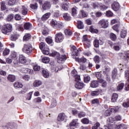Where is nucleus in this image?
<instances>
[{
    "mask_svg": "<svg viewBox=\"0 0 129 129\" xmlns=\"http://www.w3.org/2000/svg\"><path fill=\"white\" fill-rule=\"evenodd\" d=\"M128 71H125V77L127 78V81L129 82V68H128Z\"/></svg>",
    "mask_w": 129,
    "mask_h": 129,
    "instance_id": "obj_60",
    "label": "nucleus"
},
{
    "mask_svg": "<svg viewBox=\"0 0 129 129\" xmlns=\"http://www.w3.org/2000/svg\"><path fill=\"white\" fill-rule=\"evenodd\" d=\"M14 86L15 88H22V87H23V85L22 83L17 82L14 83Z\"/></svg>",
    "mask_w": 129,
    "mask_h": 129,
    "instance_id": "obj_33",
    "label": "nucleus"
},
{
    "mask_svg": "<svg viewBox=\"0 0 129 129\" xmlns=\"http://www.w3.org/2000/svg\"><path fill=\"white\" fill-rule=\"evenodd\" d=\"M50 15H51L50 13H46L41 17L42 21H46V20H48V19H49V17H50Z\"/></svg>",
    "mask_w": 129,
    "mask_h": 129,
    "instance_id": "obj_20",
    "label": "nucleus"
},
{
    "mask_svg": "<svg viewBox=\"0 0 129 129\" xmlns=\"http://www.w3.org/2000/svg\"><path fill=\"white\" fill-rule=\"evenodd\" d=\"M50 25L51 26V27H53V28H56L57 27V25H59L57 24V21L55 20H51L50 22Z\"/></svg>",
    "mask_w": 129,
    "mask_h": 129,
    "instance_id": "obj_27",
    "label": "nucleus"
},
{
    "mask_svg": "<svg viewBox=\"0 0 129 129\" xmlns=\"http://www.w3.org/2000/svg\"><path fill=\"white\" fill-rule=\"evenodd\" d=\"M56 105H57V101H56V100H53L50 105V107L53 108V107H55Z\"/></svg>",
    "mask_w": 129,
    "mask_h": 129,
    "instance_id": "obj_56",
    "label": "nucleus"
},
{
    "mask_svg": "<svg viewBox=\"0 0 129 129\" xmlns=\"http://www.w3.org/2000/svg\"><path fill=\"white\" fill-rule=\"evenodd\" d=\"M64 33L67 36H71L72 35V32H71V30L68 29H66L64 30Z\"/></svg>",
    "mask_w": 129,
    "mask_h": 129,
    "instance_id": "obj_52",
    "label": "nucleus"
},
{
    "mask_svg": "<svg viewBox=\"0 0 129 129\" xmlns=\"http://www.w3.org/2000/svg\"><path fill=\"white\" fill-rule=\"evenodd\" d=\"M39 48L41 50H44L45 49V43L44 42L40 43Z\"/></svg>",
    "mask_w": 129,
    "mask_h": 129,
    "instance_id": "obj_63",
    "label": "nucleus"
},
{
    "mask_svg": "<svg viewBox=\"0 0 129 129\" xmlns=\"http://www.w3.org/2000/svg\"><path fill=\"white\" fill-rule=\"evenodd\" d=\"M72 15L73 17H75L76 15H77V9L76 8H73L72 9Z\"/></svg>",
    "mask_w": 129,
    "mask_h": 129,
    "instance_id": "obj_48",
    "label": "nucleus"
},
{
    "mask_svg": "<svg viewBox=\"0 0 129 129\" xmlns=\"http://www.w3.org/2000/svg\"><path fill=\"white\" fill-rule=\"evenodd\" d=\"M99 93H100V91L99 90H97L96 91H92L91 92V95L92 96H97L99 95Z\"/></svg>",
    "mask_w": 129,
    "mask_h": 129,
    "instance_id": "obj_36",
    "label": "nucleus"
},
{
    "mask_svg": "<svg viewBox=\"0 0 129 129\" xmlns=\"http://www.w3.org/2000/svg\"><path fill=\"white\" fill-rule=\"evenodd\" d=\"M1 10L2 11H5L7 9V7L6 6V3L4 2H2L1 3Z\"/></svg>",
    "mask_w": 129,
    "mask_h": 129,
    "instance_id": "obj_47",
    "label": "nucleus"
},
{
    "mask_svg": "<svg viewBox=\"0 0 129 129\" xmlns=\"http://www.w3.org/2000/svg\"><path fill=\"white\" fill-rule=\"evenodd\" d=\"M95 75L98 79H100V78H101V74L100 72H95Z\"/></svg>",
    "mask_w": 129,
    "mask_h": 129,
    "instance_id": "obj_62",
    "label": "nucleus"
},
{
    "mask_svg": "<svg viewBox=\"0 0 129 129\" xmlns=\"http://www.w3.org/2000/svg\"><path fill=\"white\" fill-rule=\"evenodd\" d=\"M117 75V70L116 69H114L112 70V79H116Z\"/></svg>",
    "mask_w": 129,
    "mask_h": 129,
    "instance_id": "obj_25",
    "label": "nucleus"
},
{
    "mask_svg": "<svg viewBox=\"0 0 129 129\" xmlns=\"http://www.w3.org/2000/svg\"><path fill=\"white\" fill-rule=\"evenodd\" d=\"M7 79L11 82H14L16 80V76L13 75H9L7 77Z\"/></svg>",
    "mask_w": 129,
    "mask_h": 129,
    "instance_id": "obj_18",
    "label": "nucleus"
},
{
    "mask_svg": "<svg viewBox=\"0 0 129 129\" xmlns=\"http://www.w3.org/2000/svg\"><path fill=\"white\" fill-rule=\"evenodd\" d=\"M13 19H14V14H10L7 17V21L11 22Z\"/></svg>",
    "mask_w": 129,
    "mask_h": 129,
    "instance_id": "obj_58",
    "label": "nucleus"
},
{
    "mask_svg": "<svg viewBox=\"0 0 129 129\" xmlns=\"http://www.w3.org/2000/svg\"><path fill=\"white\" fill-rule=\"evenodd\" d=\"M110 39L112 40V41H116V35L114 34L113 33H110L109 34Z\"/></svg>",
    "mask_w": 129,
    "mask_h": 129,
    "instance_id": "obj_30",
    "label": "nucleus"
},
{
    "mask_svg": "<svg viewBox=\"0 0 129 129\" xmlns=\"http://www.w3.org/2000/svg\"><path fill=\"white\" fill-rule=\"evenodd\" d=\"M92 6L94 9L99 8V4L97 2L92 3Z\"/></svg>",
    "mask_w": 129,
    "mask_h": 129,
    "instance_id": "obj_50",
    "label": "nucleus"
},
{
    "mask_svg": "<svg viewBox=\"0 0 129 129\" xmlns=\"http://www.w3.org/2000/svg\"><path fill=\"white\" fill-rule=\"evenodd\" d=\"M11 56V58L14 59V60H17V59H18V53L15 51H12Z\"/></svg>",
    "mask_w": 129,
    "mask_h": 129,
    "instance_id": "obj_32",
    "label": "nucleus"
},
{
    "mask_svg": "<svg viewBox=\"0 0 129 129\" xmlns=\"http://www.w3.org/2000/svg\"><path fill=\"white\" fill-rule=\"evenodd\" d=\"M21 71L22 72H23V73H27L30 75H33L34 74V71L28 68H23L22 69Z\"/></svg>",
    "mask_w": 129,
    "mask_h": 129,
    "instance_id": "obj_10",
    "label": "nucleus"
},
{
    "mask_svg": "<svg viewBox=\"0 0 129 129\" xmlns=\"http://www.w3.org/2000/svg\"><path fill=\"white\" fill-rule=\"evenodd\" d=\"M119 109V107L118 106L109 108V110L110 111V112H113L114 113H115V112H117Z\"/></svg>",
    "mask_w": 129,
    "mask_h": 129,
    "instance_id": "obj_14",
    "label": "nucleus"
},
{
    "mask_svg": "<svg viewBox=\"0 0 129 129\" xmlns=\"http://www.w3.org/2000/svg\"><path fill=\"white\" fill-rule=\"evenodd\" d=\"M67 118V116L64 113H60L57 117L58 121H64Z\"/></svg>",
    "mask_w": 129,
    "mask_h": 129,
    "instance_id": "obj_8",
    "label": "nucleus"
},
{
    "mask_svg": "<svg viewBox=\"0 0 129 129\" xmlns=\"http://www.w3.org/2000/svg\"><path fill=\"white\" fill-rule=\"evenodd\" d=\"M81 122L82 123H84V124H88V123H89V119L87 118H84L81 120Z\"/></svg>",
    "mask_w": 129,
    "mask_h": 129,
    "instance_id": "obj_46",
    "label": "nucleus"
},
{
    "mask_svg": "<svg viewBox=\"0 0 129 129\" xmlns=\"http://www.w3.org/2000/svg\"><path fill=\"white\" fill-rule=\"evenodd\" d=\"M90 43V40L85 41L84 42V47L86 48V49L87 48H90V47L91 46Z\"/></svg>",
    "mask_w": 129,
    "mask_h": 129,
    "instance_id": "obj_34",
    "label": "nucleus"
},
{
    "mask_svg": "<svg viewBox=\"0 0 129 129\" xmlns=\"http://www.w3.org/2000/svg\"><path fill=\"white\" fill-rule=\"evenodd\" d=\"M118 98V95L116 93H113L112 96L111 102H115L116 100H117V98Z\"/></svg>",
    "mask_w": 129,
    "mask_h": 129,
    "instance_id": "obj_22",
    "label": "nucleus"
},
{
    "mask_svg": "<svg viewBox=\"0 0 129 129\" xmlns=\"http://www.w3.org/2000/svg\"><path fill=\"white\" fill-rule=\"evenodd\" d=\"M99 82L101 84V86L102 87H103V88H105L107 86V83L105 80L100 79Z\"/></svg>",
    "mask_w": 129,
    "mask_h": 129,
    "instance_id": "obj_26",
    "label": "nucleus"
},
{
    "mask_svg": "<svg viewBox=\"0 0 129 129\" xmlns=\"http://www.w3.org/2000/svg\"><path fill=\"white\" fill-rule=\"evenodd\" d=\"M42 75L44 78H49L50 75L49 74V72L47 70H42Z\"/></svg>",
    "mask_w": 129,
    "mask_h": 129,
    "instance_id": "obj_19",
    "label": "nucleus"
},
{
    "mask_svg": "<svg viewBox=\"0 0 129 129\" xmlns=\"http://www.w3.org/2000/svg\"><path fill=\"white\" fill-rule=\"evenodd\" d=\"M24 27L25 30H30L32 28V24L29 22L26 23L24 24Z\"/></svg>",
    "mask_w": 129,
    "mask_h": 129,
    "instance_id": "obj_29",
    "label": "nucleus"
},
{
    "mask_svg": "<svg viewBox=\"0 0 129 129\" xmlns=\"http://www.w3.org/2000/svg\"><path fill=\"white\" fill-rule=\"evenodd\" d=\"M51 8V4L50 2H46L44 4L42 5V9L43 10H49Z\"/></svg>",
    "mask_w": 129,
    "mask_h": 129,
    "instance_id": "obj_13",
    "label": "nucleus"
},
{
    "mask_svg": "<svg viewBox=\"0 0 129 129\" xmlns=\"http://www.w3.org/2000/svg\"><path fill=\"white\" fill-rule=\"evenodd\" d=\"M13 31V25L7 24L4 25L2 29V32L3 34H8Z\"/></svg>",
    "mask_w": 129,
    "mask_h": 129,
    "instance_id": "obj_2",
    "label": "nucleus"
},
{
    "mask_svg": "<svg viewBox=\"0 0 129 129\" xmlns=\"http://www.w3.org/2000/svg\"><path fill=\"white\" fill-rule=\"evenodd\" d=\"M113 121H115V120L114 119V118H113L112 117H109L107 119V123L108 124V126H109V125H110L111 123H112Z\"/></svg>",
    "mask_w": 129,
    "mask_h": 129,
    "instance_id": "obj_31",
    "label": "nucleus"
},
{
    "mask_svg": "<svg viewBox=\"0 0 129 129\" xmlns=\"http://www.w3.org/2000/svg\"><path fill=\"white\" fill-rule=\"evenodd\" d=\"M124 86V84L123 83H119L117 87V90L118 91H120L122 89V88H123Z\"/></svg>",
    "mask_w": 129,
    "mask_h": 129,
    "instance_id": "obj_35",
    "label": "nucleus"
},
{
    "mask_svg": "<svg viewBox=\"0 0 129 129\" xmlns=\"http://www.w3.org/2000/svg\"><path fill=\"white\" fill-rule=\"evenodd\" d=\"M50 56H52V57H56V58L57 59L58 63H62V62H64V61H66V60L67 59V56H66V55L63 54L60 56V54L59 52H57L56 51L52 52L50 54Z\"/></svg>",
    "mask_w": 129,
    "mask_h": 129,
    "instance_id": "obj_1",
    "label": "nucleus"
},
{
    "mask_svg": "<svg viewBox=\"0 0 129 129\" xmlns=\"http://www.w3.org/2000/svg\"><path fill=\"white\" fill-rule=\"evenodd\" d=\"M30 7L32 10H37L38 9V4L35 3V4H30Z\"/></svg>",
    "mask_w": 129,
    "mask_h": 129,
    "instance_id": "obj_42",
    "label": "nucleus"
},
{
    "mask_svg": "<svg viewBox=\"0 0 129 129\" xmlns=\"http://www.w3.org/2000/svg\"><path fill=\"white\" fill-rule=\"evenodd\" d=\"M19 62L21 63V64H25L27 62V59H26V57L24 56L23 54L19 55Z\"/></svg>",
    "mask_w": 129,
    "mask_h": 129,
    "instance_id": "obj_12",
    "label": "nucleus"
},
{
    "mask_svg": "<svg viewBox=\"0 0 129 129\" xmlns=\"http://www.w3.org/2000/svg\"><path fill=\"white\" fill-rule=\"evenodd\" d=\"M98 24L104 29H106L108 27V21L105 19H101Z\"/></svg>",
    "mask_w": 129,
    "mask_h": 129,
    "instance_id": "obj_5",
    "label": "nucleus"
},
{
    "mask_svg": "<svg viewBox=\"0 0 129 129\" xmlns=\"http://www.w3.org/2000/svg\"><path fill=\"white\" fill-rule=\"evenodd\" d=\"M106 16L107 17H112V16H113V13L111 11L109 10L106 11Z\"/></svg>",
    "mask_w": 129,
    "mask_h": 129,
    "instance_id": "obj_57",
    "label": "nucleus"
},
{
    "mask_svg": "<svg viewBox=\"0 0 129 129\" xmlns=\"http://www.w3.org/2000/svg\"><path fill=\"white\" fill-rule=\"evenodd\" d=\"M49 51H50V49H49L48 48L47 49L44 48L43 50H42V52H43V54H44V55H49L50 53Z\"/></svg>",
    "mask_w": 129,
    "mask_h": 129,
    "instance_id": "obj_53",
    "label": "nucleus"
},
{
    "mask_svg": "<svg viewBox=\"0 0 129 129\" xmlns=\"http://www.w3.org/2000/svg\"><path fill=\"white\" fill-rule=\"evenodd\" d=\"M125 36H126V31L122 30L120 33L121 38H125Z\"/></svg>",
    "mask_w": 129,
    "mask_h": 129,
    "instance_id": "obj_51",
    "label": "nucleus"
},
{
    "mask_svg": "<svg viewBox=\"0 0 129 129\" xmlns=\"http://www.w3.org/2000/svg\"><path fill=\"white\" fill-rule=\"evenodd\" d=\"M76 81H77V82L75 85V87L77 88V89H82V88L84 87V83L80 82V80H78Z\"/></svg>",
    "mask_w": 129,
    "mask_h": 129,
    "instance_id": "obj_7",
    "label": "nucleus"
},
{
    "mask_svg": "<svg viewBox=\"0 0 129 129\" xmlns=\"http://www.w3.org/2000/svg\"><path fill=\"white\" fill-rule=\"evenodd\" d=\"M80 15H82V17L83 18H86V17H87V16L88 15L87 14V13L86 12L84 11V10H82L80 11Z\"/></svg>",
    "mask_w": 129,
    "mask_h": 129,
    "instance_id": "obj_39",
    "label": "nucleus"
},
{
    "mask_svg": "<svg viewBox=\"0 0 129 129\" xmlns=\"http://www.w3.org/2000/svg\"><path fill=\"white\" fill-rule=\"evenodd\" d=\"M75 60L76 61H77V62H79V63H85L87 61V59L84 57H82L81 58L76 57L75 58Z\"/></svg>",
    "mask_w": 129,
    "mask_h": 129,
    "instance_id": "obj_17",
    "label": "nucleus"
},
{
    "mask_svg": "<svg viewBox=\"0 0 129 129\" xmlns=\"http://www.w3.org/2000/svg\"><path fill=\"white\" fill-rule=\"evenodd\" d=\"M98 81H92L91 82L90 86L92 88H96V87H98Z\"/></svg>",
    "mask_w": 129,
    "mask_h": 129,
    "instance_id": "obj_16",
    "label": "nucleus"
},
{
    "mask_svg": "<svg viewBox=\"0 0 129 129\" xmlns=\"http://www.w3.org/2000/svg\"><path fill=\"white\" fill-rule=\"evenodd\" d=\"M62 18L64 21H69L71 20V17L68 13H64L62 15Z\"/></svg>",
    "mask_w": 129,
    "mask_h": 129,
    "instance_id": "obj_15",
    "label": "nucleus"
},
{
    "mask_svg": "<svg viewBox=\"0 0 129 129\" xmlns=\"http://www.w3.org/2000/svg\"><path fill=\"white\" fill-rule=\"evenodd\" d=\"M30 38L31 34L29 33H26L23 37V40L24 41H28V40H30Z\"/></svg>",
    "mask_w": 129,
    "mask_h": 129,
    "instance_id": "obj_41",
    "label": "nucleus"
},
{
    "mask_svg": "<svg viewBox=\"0 0 129 129\" xmlns=\"http://www.w3.org/2000/svg\"><path fill=\"white\" fill-rule=\"evenodd\" d=\"M89 31H91V33H98V30L97 29H94L92 26L90 27Z\"/></svg>",
    "mask_w": 129,
    "mask_h": 129,
    "instance_id": "obj_59",
    "label": "nucleus"
},
{
    "mask_svg": "<svg viewBox=\"0 0 129 129\" xmlns=\"http://www.w3.org/2000/svg\"><path fill=\"white\" fill-rule=\"evenodd\" d=\"M94 45L96 48H98L99 47V40L95 39L94 41Z\"/></svg>",
    "mask_w": 129,
    "mask_h": 129,
    "instance_id": "obj_54",
    "label": "nucleus"
},
{
    "mask_svg": "<svg viewBox=\"0 0 129 129\" xmlns=\"http://www.w3.org/2000/svg\"><path fill=\"white\" fill-rule=\"evenodd\" d=\"M16 28L18 29V31H23V25H20V24H17L16 25Z\"/></svg>",
    "mask_w": 129,
    "mask_h": 129,
    "instance_id": "obj_61",
    "label": "nucleus"
},
{
    "mask_svg": "<svg viewBox=\"0 0 129 129\" xmlns=\"http://www.w3.org/2000/svg\"><path fill=\"white\" fill-rule=\"evenodd\" d=\"M72 75L75 78L76 81H77V80H80V76H78L77 75V71H76V70H73L72 71Z\"/></svg>",
    "mask_w": 129,
    "mask_h": 129,
    "instance_id": "obj_11",
    "label": "nucleus"
},
{
    "mask_svg": "<svg viewBox=\"0 0 129 129\" xmlns=\"http://www.w3.org/2000/svg\"><path fill=\"white\" fill-rule=\"evenodd\" d=\"M46 42L47 44H51V46L53 45V39L51 37H47L45 39Z\"/></svg>",
    "mask_w": 129,
    "mask_h": 129,
    "instance_id": "obj_38",
    "label": "nucleus"
},
{
    "mask_svg": "<svg viewBox=\"0 0 129 129\" xmlns=\"http://www.w3.org/2000/svg\"><path fill=\"white\" fill-rule=\"evenodd\" d=\"M71 50L72 51L73 55L74 56H78L79 52L81 51V49L80 48L77 49V48H76V46L74 45H72Z\"/></svg>",
    "mask_w": 129,
    "mask_h": 129,
    "instance_id": "obj_6",
    "label": "nucleus"
},
{
    "mask_svg": "<svg viewBox=\"0 0 129 129\" xmlns=\"http://www.w3.org/2000/svg\"><path fill=\"white\" fill-rule=\"evenodd\" d=\"M125 56L124 57H126V59L127 61H128L129 59V51H125L124 52Z\"/></svg>",
    "mask_w": 129,
    "mask_h": 129,
    "instance_id": "obj_64",
    "label": "nucleus"
},
{
    "mask_svg": "<svg viewBox=\"0 0 129 129\" xmlns=\"http://www.w3.org/2000/svg\"><path fill=\"white\" fill-rule=\"evenodd\" d=\"M40 85H42V81L40 80H35L33 83L34 87H39Z\"/></svg>",
    "mask_w": 129,
    "mask_h": 129,
    "instance_id": "obj_23",
    "label": "nucleus"
},
{
    "mask_svg": "<svg viewBox=\"0 0 129 129\" xmlns=\"http://www.w3.org/2000/svg\"><path fill=\"white\" fill-rule=\"evenodd\" d=\"M77 124V120L74 119L70 123V126L71 127H72V126H76Z\"/></svg>",
    "mask_w": 129,
    "mask_h": 129,
    "instance_id": "obj_44",
    "label": "nucleus"
},
{
    "mask_svg": "<svg viewBox=\"0 0 129 129\" xmlns=\"http://www.w3.org/2000/svg\"><path fill=\"white\" fill-rule=\"evenodd\" d=\"M23 52L26 54H30L33 52V48H32V45L31 44H25L23 48L22 49Z\"/></svg>",
    "mask_w": 129,
    "mask_h": 129,
    "instance_id": "obj_3",
    "label": "nucleus"
},
{
    "mask_svg": "<svg viewBox=\"0 0 129 129\" xmlns=\"http://www.w3.org/2000/svg\"><path fill=\"white\" fill-rule=\"evenodd\" d=\"M111 8L115 12H117L120 8V5L118 2H114L111 5Z\"/></svg>",
    "mask_w": 129,
    "mask_h": 129,
    "instance_id": "obj_9",
    "label": "nucleus"
},
{
    "mask_svg": "<svg viewBox=\"0 0 129 129\" xmlns=\"http://www.w3.org/2000/svg\"><path fill=\"white\" fill-rule=\"evenodd\" d=\"M9 54H10V49L8 48H5V49L3 51L4 56H7V55H9Z\"/></svg>",
    "mask_w": 129,
    "mask_h": 129,
    "instance_id": "obj_49",
    "label": "nucleus"
},
{
    "mask_svg": "<svg viewBox=\"0 0 129 129\" xmlns=\"http://www.w3.org/2000/svg\"><path fill=\"white\" fill-rule=\"evenodd\" d=\"M64 40V35L62 33L59 32L55 34V41L56 43H60Z\"/></svg>",
    "mask_w": 129,
    "mask_h": 129,
    "instance_id": "obj_4",
    "label": "nucleus"
},
{
    "mask_svg": "<svg viewBox=\"0 0 129 129\" xmlns=\"http://www.w3.org/2000/svg\"><path fill=\"white\" fill-rule=\"evenodd\" d=\"M17 0H9L8 2L9 6H14V5H16V2Z\"/></svg>",
    "mask_w": 129,
    "mask_h": 129,
    "instance_id": "obj_55",
    "label": "nucleus"
},
{
    "mask_svg": "<svg viewBox=\"0 0 129 129\" xmlns=\"http://www.w3.org/2000/svg\"><path fill=\"white\" fill-rule=\"evenodd\" d=\"M99 8H100V10H101V11H105L106 10H107L108 7L102 4V3H99Z\"/></svg>",
    "mask_w": 129,
    "mask_h": 129,
    "instance_id": "obj_28",
    "label": "nucleus"
},
{
    "mask_svg": "<svg viewBox=\"0 0 129 129\" xmlns=\"http://www.w3.org/2000/svg\"><path fill=\"white\" fill-rule=\"evenodd\" d=\"M42 62L47 64L50 62V58L48 57H44L42 58Z\"/></svg>",
    "mask_w": 129,
    "mask_h": 129,
    "instance_id": "obj_45",
    "label": "nucleus"
},
{
    "mask_svg": "<svg viewBox=\"0 0 129 129\" xmlns=\"http://www.w3.org/2000/svg\"><path fill=\"white\" fill-rule=\"evenodd\" d=\"M28 9H27L25 6H22V8L21 9V12H22V15H23V16H26V15H27L28 14Z\"/></svg>",
    "mask_w": 129,
    "mask_h": 129,
    "instance_id": "obj_24",
    "label": "nucleus"
},
{
    "mask_svg": "<svg viewBox=\"0 0 129 129\" xmlns=\"http://www.w3.org/2000/svg\"><path fill=\"white\" fill-rule=\"evenodd\" d=\"M61 8L64 11H68V4L67 3H62L61 5Z\"/></svg>",
    "mask_w": 129,
    "mask_h": 129,
    "instance_id": "obj_37",
    "label": "nucleus"
},
{
    "mask_svg": "<svg viewBox=\"0 0 129 129\" xmlns=\"http://www.w3.org/2000/svg\"><path fill=\"white\" fill-rule=\"evenodd\" d=\"M77 28L80 29H84V25L83 24V22L81 21H78L77 22Z\"/></svg>",
    "mask_w": 129,
    "mask_h": 129,
    "instance_id": "obj_21",
    "label": "nucleus"
},
{
    "mask_svg": "<svg viewBox=\"0 0 129 129\" xmlns=\"http://www.w3.org/2000/svg\"><path fill=\"white\" fill-rule=\"evenodd\" d=\"M84 82L85 83H88L89 81H90V77L88 75H85L84 76Z\"/></svg>",
    "mask_w": 129,
    "mask_h": 129,
    "instance_id": "obj_40",
    "label": "nucleus"
},
{
    "mask_svg": "<svg viewBox=\"0 0 129 129\" xmlns=\"http://www.w3.org/2000/svg\"><path fill=\"white\" fill-rule=\"evenodd\" d=\"M122 106L124 107H126V108L129 107V100H128V99H127L126 100H125L124 101V102L122 104Z\"/></svg>",
    "mask_w": 129,
    "mask_h": 129,
    "instance_id": "obj_43",
    "label": "nucleus"
}]
</instances>
